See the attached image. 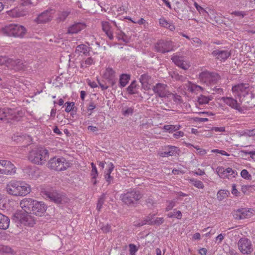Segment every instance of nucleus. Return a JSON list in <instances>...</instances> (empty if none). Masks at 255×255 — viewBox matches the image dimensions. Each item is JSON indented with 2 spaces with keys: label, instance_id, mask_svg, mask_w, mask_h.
<instances>
[{
  "label": "nucleus",
  "instance_id": "1",
  "mask_svg": "<svg viewBox=\"0 0 255 255\" xmlns=\"http://www.w3.org/2000/svg\"><path fill=\"white\" fill-rule=\"evenodd\" d=\"M24 212L41 216L46 211V206L42 202L31 198L22 199L19 204Z\"/></svg>",
  "mask_w": 255,
  "mask_h": 255
},
{
  "label": "nucleus",
  "instance_id": "2",
  "mask_svg": "<svg viewBox=\"0 0 255 255\" xmlns=\"http://www.w3.org/2000/svg\"><path fill=\"white\" fill-rule=\"evenodd\" d=\"M5 190L9 195L14 196H24L30 193L31 187L29 184L24 181L12 180L6 184Z\"/></svg>",
  "mask_w": 255,
  "mask_h": 255
},
{
  "label": "nucleus",
  "instance_id": "3",
  "mask_svg": "<svg viewBox=\"0 0 255 255\" xmlns=\"http://www.w3.org/2000/svg\"><path fill=\"white\" fill-rule=\"evenodd\" d=\"M49 157V152L43 147H38L32 149L29 152L28 159L37 164H43Z\"/></svg>",
  "mask_w": 255,
  "mask_h": 255
},
{
  "label": "nucleus",
  "instance_id": "4",
  "mask_svg": "<svg viewBox=\"0 0 255 255\" xmlns=\"http://www.w3.org/2000/svg\"><path fill=\"white\" fill-rule=\"evenodd\" d=\"M143 194L139 190L130 189L121 195L122 202L128 206H134L142 198Z\"/></svg>",
  "mask_w": 255,
  "mask_h": 255
},
{
  "label": "nucleus",
  "instance_id": "5",
  "mask_svg": "<svg viewBox=\"0 0 255 255\" xmlns=\"http://www.w3.org/2000/svg\"><path fill=\"white\" fill-rule=\"evenodd\" d=\"M3 34L9 36L22 37L25 33V28L21 25L10 24L2 29Z\"/></svg>",
  "mask_w": 255,
  "mask_h": 255
},
{
  "label": "nucleus",
  "instance_id": "6",
  "mask_svg": "<svg viewBox=\"0 0 255 255\" xmlns=\"http://www.w3.org/2000/svg\"><path fill=\"white\" fill-rule=\"evenodd\" d=\"M48 166L50 169L55 170L63 171L70 166V163L63 157H54L49 160Z\"/></svg>",
  "mask_w": 255,
  "mask_h": 255
},
{
  "label": "nucleus",
  "instance_id": "7",
  "mask_svg": "<svg viewBox=\"0 0 255 255\" xmlns=\"http://www.w3.org/2000/svg\"><path fill=\"white\" fill-rule=\"evenodd\" d=\"M199 79L201 83L209 85L216 83L220 79V76L216 73L204 71L200 73Z\"/></svg>",
  "mask_w": 255,
  "mask_h": 255
},
{
  "label": "nucleus",
  "instance_id": "8",
  "mask_svg": "<svg viewBox=\"0 0 255 255\" xmlns=\"http://www.w3.org/2000/svg\"><path fill=\"white\" fill-rule=\"evenodd\" d=\"M220 101H223L226 105L231 108L238 111L241 114L245 113L246 108L241 107V104L242 101L240 100L239 102L232 97H223L221 98Z\"/></svg>",
  "mask_w": 255,
  "mask_h": 255
},
{
  "label": "nucleus",
  "instance_id": "9",
  "mask_svg": "<svg viewBox=\"0 0 255 255\" xmlns=\"http://www.w3.org/2000/svg\"><path fill=\"white\" fill-rule=\"evenodd\" d=\"M238 247L240 252L243 255H250L253 251L251 241L246 238H242L239 240Z\"/></svg>",
  "mask_w": 255,
  "mask_h": 255
},
{
  "label": "nucleus",
  "instance_id": "10",
  "mask_svg": "<svg viewBox=\"0 0 255 255\" xmlns=\"http://www.w3.org/2000/svg\"><path fill=\"white\" fill-rule=\"evenodd\" d=\"M152 90L156 96L159 98H168L171 95L168 90L167 85L163 83L156 84L153 86Z\"/></svg>",
  "mask_w": 255,
  "mask_h": 255
},
{
  "label": "nucleus",
  "instance_id": "11",
  "mask_svg": "<svg viewBox=\"0 0 255 255\" xmlns=\"http://www.w3.org/2000/svg\"><path fill=\"white\" fill-rule=\"evenodd\" d=\"M29 213L20 212L16 213V217L20 224L24 226L32 227L35 224V221Z\"/></svg>",
  "mask_w": 255,
  "mask_h": 255
},
{
  "label": "nucleus",
  "instance_id": "12",
  "mask_svg": "<svg viewBox=\"0 0 255 255\" xmlns=\"http://www.w3.org/2000/svg\"><path fill=\"white\" fill-rule=\"evenodd\" d=\"M154 48L157 52L165 53L172 50L173 44L170 41L160 40L155 44Z\"/></svg>",
  "mask_w": 255,
  "mask_h": 255
},
{
  "label": "nucleus",
  "instance_id": "13",
  "mask_svg": "<svg viewBox=\"0 0 255 255\" xmlns=\"http://www.w3.org/2000/svg\"><path fill=\"white\" fill-rule=\"evenodd\" d=\"M54 13V10L51 8H49L39 14L35 21L39 24L48 22L52 20Z\"/></svg>",
  "mask_w": 255,
  "mask_h": 255
},
{
  "label": "nucleus",
  "instance_id": "14",
  "mask_svg": "<svg viewBox=\"0 0 255 255\" xmlns=\"http://www.w3.org/2000/svg\"><path fill=\"white\" fill-rule=\"evenodd\" d=\"M249 91V85L247 83H240L232 87V92L235 96L241 98L245 97Z\"/></svg>",
  "mask_w": 255,
  "mask_h": 255
},
{
  "label": "nucleus",
  "instance_id": "15",
  "mask_svg": "<svg viewBox=\"0 0 255 255\" xmlns=\"http://www.w3.org/2000/svg\"><path fill=\"white\" fill-rule=\"evenodd\" d=\"M253 209L242 208L234 211L233 216L237 220H242L251 217L255 213Z\"/></svg>",
  "mask_w": 255,
  "mask_h": 255
},
{
  "label": "nucleus",
  "instance_id": "16",
  "mask_svg": "<svg viewBox=\"0 0 255 255\" xmlns=\"http://www.w3.org/2000/svg\"><path fill=\"white\" fill-rule=\"evenodd\" d=\"M171 60L176 65L184 70H187L190 67V65L185 60L184 57L177 54H174L172 56Z\"/></svg>",
  "mask_w": 255,
  "mask_h": 255
},
{
  "label": "nucleus",
  "instance_id": "17",
  "mask_svg": "<svg viewBox=\"0 0 255 255\" xmlns=\"http://www.w3.org/2000/svg\"><path fill=\"white\" fill-rule=\"evenodd\" d=\"M103 78L107 80L112 87H114L117 82L116 72L112 68H106L103 74Z\"/></svg>",
  "mask_w": 255,
  "mask_h": 255
},
{
  "label": "nucleus",
  "instance_id": "18",
  "mask_svg": "<svg viewBox=\"0 0 255 255\" xmlns=\"http://www.w3.org/2000/svg\"><path fill=\"white\" fill-rule=\"evenodd\" d=\"M47 195L51 200L57 204H62L67 201V198L64 195L56 191L49 192Z\"/></svg>",
  "mask_w": 255,
  "mask_h": 255
},
{
  "label": "nucleus",
  "instance_id": "19",
  "mask_svg": "<svg viewBox=\"0 0 255 255\" xmlns=\"http://www.w3.org/2000/svg\"><path fill=\"white\" fill-rule=\"evenodd\" d=\"M212 55L221 61H225L231 55L230 51L227 50L216 49L212 52Z\"/></svg>",
  "mask_w": 255,
  "mask_h": 255
},
{
  "label": "nucleus",
  "instance_id": "20",
  "mask_svg": "<svg viewBox=\"0 0 255 255\" xmlns=\"http://www.w3.org/2000/svg\"><path fill=\"white\" fill-rule=\"evenodd\" d=\"M2 163L4 165V169L0 170L1 174L11 175L15 173L16 170L14 165L9 161L2 160Z\"/></svg>",
  "mask_w": 255,
  "mask_h": 255
},
{
  "label": "nucleus",
  "instance_id": "21",
  "mask_svg": "<svg viewBox=\"0 0 255 255\" xmlns=\"http://www.w3.org/2000/svg\"><path fill=\"white\" fill-rule=\"evenodd\" d=\"M86 25L82 22H75L68 28L67 33L70 34H76L84 29Z\"/></svg>",
  "mask_w": 255,
  "mask_h": 255
},
{
  "label": "nucleus",
  "instance_id": "22",
  "mask_svg": "<svg viewBox=\"0 0 255 255\" xmlns=\"http://www.w3.org/2000/svg\"><path fill=\"white\" fill-rule=\"evenodd\" d=\"M165 151L160 153V156L161 157H168L170 156H174L177 154L178 148L177 147L172 145H167L164 147Z\"/></svg>",
  "mask_w": 255,
  "mask_h": 255
},
{
  "label": "nucleus",
  "instance_id": "23",
  "mask_svg": "<svg viewBox=\"0 0 255 255\" xmlns=\"http://www.w3.org/2000/svg\"><path fill=\"white\" fill-rule=\"evenodd\" d=\"M184 86L188 91L196 94L204 90L203 87L194 84L190 81H188L187 83L185 84Z\"/></svg>",
  "mask_w": 255,
  "mask_h": 255
},
{
  "label": "nucleus",
  "instance_id": "24",
  "mask_svg": "<svg viewBox=\"0 0 255 255\" xmlns=\"http://www.w3.org/2000/svg\"><path fill=\"white\" fill-rule=\"evenodd\" d=\"M150 76L147 74H143L140 76L139 81L141 83L142 87L145 90L150 89Z\"/></svg>",
  "mask_w": 255,
  "mask_h": 255
},
{
  "label": "nucleus",
  "instance_id": "25",
  "mask_svg": "<svg viewBox=\"0 0 255 255\" xmlns=\"http://www.w3.org/2000/svg\"><path fill=\"white\" fill-rule=\"evenodd\" d=\"M28 13V11L23 8H15L9 12V15L13 17L24 16Z\"/></svg>",
  "mask_w": 255,
  "mask_h": 255
},
{
  "label": "nucleus",
  "instance_id": "26",
  "mask_svg": "<svg viewBox=\"0 0 255 255\" xmlns=\"http://www.w3.org/2000/svg\"><path fill=\"white\" fill-rule=\"evenodd\" d=\"M9 218L0 213V229L5 230L9 225Z\"/></svg>",
  "mask_w": 255,
  "mask_h": 255
},
{
  "label": "nucleus",
  "instance_id": "27",
  "mask_svg": "<svg viewBox=\"0 0 255 255\" xmlns=\"http://www.w3.org/2000/svg\"><path fill=\"white\" fill-rule=\"evenodd\" d=\"M90 47L85 44H80L78 45L76 48V53L78 54L82 53L85 55H87L90 51Z\"/></svg>",
  "mask_w": 255,
  "mask_h": 255
},
{
  "label": "nucleus",
  "instance_id": "28",
  "mask_svg": "<svg viewBox=\"0 0 255 255\" xmlns=\"http://www.w3.org/2000/svg\"><path fill=\"white\" fill-rule=\"evenodd\" d=\"M160 25L164 27L169 29L171 31L175 30V26L172 23L166 20L164 18L162 17L159 19Z\"/></svg>",
  "mask_w": 255,
  "mask_h": 255
},
{
  "label": "nucleus",
  "instance_id": "29",
  "mask_svg": "<svg viewBox=\"0 0 255 255\" xmlns=\"http://www.w3.org/2000/svg\"><path fill=\"white\" fill-rule=\"evenodd\" d=\"M130 79V75L123 74L120 76V87L121 88L125 87L127 84L128 83L129 80Z\"/></svg>",
  "mask_w": 255,
  "mask_h": 255
},
{
  "label": "nucleus",
  "instance_id": "30",
  "mask_svg": "<svg viewBox=\"0 0 255 255\" xmlns=\"http://www.w3.org/2000/svg\"><path fill=\"white\" fill-rule=\"evenodd\" d=\"M5 61H6L5 64L6 65V66L8 68L13 69L15 71V66L17 64L18 59L9 58L7 56H6Z\"/></svg>",
  "mask_w": 255,
  "mask_h": 255
},
{
  "label": "nucleus",
  "instance_id": "31",
  "mask_svg": "<svg viewBox=\"0 0 255 255\" xmlns=\"http://www.w3.org/2000/svg\"><path fill=\"white\" fill-rule=\"evenodd\" d=\"M94 60L93 58L88 57L81 60L80 62L81 67L82 68H86L90 65L94 64Z\"/></svg>",
  "mask_w": 255,
  "mask_h": 255
},
{
  "label": "nucleus",
  "instance_id": "32",
  "mask_svg": "<svg viewBox=\"0 0 255 255\" xmlns=\"http://www.w3.org/2000/svg\"><path fill=\"white\" fill-rule=\"evenodd\" d=\"M12 110L7 108H0V120H3L7 116L12 115Z\"/></svg>",
  "mask_w": 255,
  "mask_h": 255
},
{
  "label": "nucleus",
  "instance_id": "33",
  "mask_svg": "<svg viewBox=\"0 0 255 255\" xmlns=\"http://www.w3.org/2000/svg\"><path fill=\"white\" fill-rule=\"evenodd\" d=\"M180 128H181V126L179 125H165L163 127V129L166 131L169 132V133H171L174 131L178 130Z\"/></svg>",
  "mask_w": 255,
  "mask_h": 255
},
{
  "label": "nucleus",
  "instance_id": "34",
  "mask_svg": "<svg viewBox=\"0 0 255 255\" xmlns=\"http://www.w3.org/2000/svg\"><path fill=\"white\" fill-rule=\"evenodd\" d=\"M213 99L212 96H205L203 95H200L198 97V102L200 105H204L208 104L210 101Z\"/></svg>",
  "mask_w": 255,
  "mask_h": 255
},
{
  "label": "nucleus",
  "instance_id": "35",
  "mask_svg": "<svg viewBox=\"0 0 255 255\" xmlns=\"http://www.w3.org/2000/svg\"><path fill=\"white\" fill-rule=\"evenodd\" d=\"M136 87L137 84L136 81H132L127 89L128 93L130 95L136 94L137 93Z\"/></svg>",
  "mask_w": 255,
  "mask_h": 255
},
{
  "label": "nucleus",
  "instance_id": "36",
  "mask_svg": "<svg viewBox=\"0 0 255 255\" xmlns=\"http://www.w3.org/2000/svg\"><path fill=\"white\" fill-rule=\"evenodd\" d=\"M39 0H21V3L24 6L33 7L37 5Z\"/></svg>",
  "mask_w": 255,
  "mask_h": 255
},
{
  "label": "nucleus",
  "instance_id": "37",
  "mask_svg": "<svg viewBox=\"0 0 255 255\" xmlns=\"http://www.w3.org/2000/svg\"><path fill=\"white\" fill-rule=\"evenodd\" d=\"M190 183L195 187L199 189H203L204 187L203 182L195 178L189 179Z\"/></svg>",
  "mask_w": 255,
  "mask_h": 255
},
{
  "label": "nucleus",
  "instance_id": "38",
  "mask_svg": "<svg viewBox=\"0 0 255 255\" xmlns=\"http://www.w3.org/2000/svg\"><path fill=\"white\" fill-rule=\"evenodd\" d=\"M216 172L218 175L222 178H228L227 173L226 172V169L223 167H218L216 168Z\"/></svg>",
  "mask_w": 255,
  "mask_h": 255
},
{
  "label": "nucleus",
  "instance_id": "39",
  "mask_svg": "<svg viewBox=\"0 0 255 255\" xmlns=\"http://www.w3.org/2000/svg\"><path fill=\"white\" fill-rule=\"evenodd\" d=\"M70 12L64 11L59 12L58 14V16L57 17V20L58 22L63 21H64L67 16L69 15Z\"/></svg>",
  "mask_w": 255,
  "mask_h": 255
},
{
  "label": "nucleus",
  "instance_id": "40",
  "mask_svg": "<svg viewBox=\"0 0 255 255\" xmlns=\"http://www.w3.org/2000/svg\"><path fill=\"white\" fill-rule=\"evenodd\" d=\"M145 203L148 208H152L155 206L156 202L151 196H149L145 199Z\"/></svg>",
  "mask_w": 255,
  "mask_h": 255
},
{
  "label": "nucleus",
  "instance_id": "41",
  "mask_svg": "<svg viewBox=\"0 0 255 255\" xmlns=\"http://www.w3.org/2000/svg\"><path fill=\"white\" fill-rule=\"evenodd\" d=\"M154 215H155L154 214H149V215L146 216L142 221V223L141 224V226L145 224L153 225V221H152V220L153 219Z\"/></svg>",
  "mask_w": 255,
  "mask_h": 255
},
{
  "label": "nucleus",
  "instance_id": "42",
  "mask_svg": "<svg viewBox=\"0 0 255 255\" xmlns=\"http://www.w3.org/2000/svg\"><path fill=\"white\" fill-rule=\"evenodd\" d=\"M0 253L12 254L13 251L9 247L0 245Z\"/></svg>",
  "mask_w": 255,
  "mask_h": 255
},
{
  "label": "nucleus",
  "instance_id": "43",
  "mask_svg": "<svg viewBox=\"0 0 255 255\" xmlns=\"http://www.w3.org/2000/svg\"><path fill=\"white\" fill-rule=\"evenodd\" d=\"M25 62H23L21 60L18 59L17 64L15 66V71H19L24 70L26 66Z\"/></svg>",
  "mask_w": 255,
  "mask_h": 255
},
{
  "label": "nucleus",
  "instance_id": "44",
  "mask_svg": "<svg viewBox=\"0 0 255 255\" xmlns=\"http://www.w3.org/2000/svg\"><path fill=\"white\" fill-rule=\"evenodd\" d=\"M228 191L225 190H219L217 194V198L219 200L221 201L223 199H224L227 196V193Z\"/></svg>",
  "mask_w": 255,
  "mask_h": 255
},
{
  "label": "nucleus",
  "instance_id": "45",
  "mask_svg": "<svg viewBox=\"0 0 255 255\" xmlns=\"http://www.w3.org/2000/svg\"><path fill=\"white\" fill-rule=\"evenodd\" d=\"M241 176L242 178L247 179V180H251L252 178L251 175L249 173L247 170L243 169L242 170L241 172Z\"/></svg>",
  "mask_w": 255,
  "mask_h": 255
},
{
  "label": "nucleus",
  "instance_id": "46",
  "mask_svg": "<svg viewBox=\"0 0 255 255\" xmlns=\"http://www.w3.org/2000/svg\"><path fill=\"white\" fill-rule=\"evenodd\" d=\"M231 14L238 17L240 19L246 15V13L243 11H234L231 13Z\"/></svg>",
  "mask_w": 255,
  "mask_h": 255
},
{
  "label": "nucleus",
  "instance_id": "47",
  "mask_svg": "<svg viewBox=\"0 0 255 255\" xmlns=\"http://www.w3.org/2000/svg\"><path fill=\"white\" fill-rule=\"evenodd\" d=\"M65 105H66L65 112L69 113L73 110L75 104L74 102H66Z\"/></svg>",
  "mask_w": 255,
  "mask_h": 255
},
{
  "label": "nucleus",
  "instance_id": "48",
  "mask_svg": "<svg viewBox=\"0 0 255 255\" xmlns=\"http://www.w3.org/2000/svg\"><path fill=\"white\" fill-rule=\"evenodd\" d=\"M117 37L119 39V40H122L125 43H128L129 42L128 37L123 32H121V34H119Z\"/></svg>",
  "mask_w": 255,
  "mask_h": 255
},
{
  "label": "nucleus",
  "instance_id": "49",
  "mask_svg": "<svg viewBox=\"0 0 255 255\" xmlns=\"http://www.w3.org/2000/svg\"><path fill=\"white\" fill-rule=\"evenodd\" d=\"M226 170L228 176L229 175H232L233 177H235L238 174L236 170H234L230 167L226 168Z\"/></svg>",
  "mask_w": 255,
  "mask_h": 255
},
{
  "label": "nucleus",
  "instance_id": "50",
  "mask_svg": "<svg viewBox=\"0 0 255 255\" xmlns=\"http://www.w3.org/2000/svg\"><path fill=\"white\" fill-rule=\"evenodd\" d=\"M129 248L130 255H135V253L137 251L136 246L133 244H130Z\"/></svg>",
  "mask_w": 255,
  "mask_h": 255
},
{
  "label": "nucleus",
  "instance_id": "51",
  "mask_svg": "<svg viewBox=\"0 0 255 255\" xmlns=\"http://www.w3.org/2000/svg\"><path fill=\"white\" fill-rule=\"evenodd\" d=\"M108 168L105 171V175L111 174L114 168V165L113 163L109 162L108 163Z\"/></svg>",
  "mask_w": 255,
  "mask_h": 255
},
{
  "label": "nucleus",
  "instance_id": "52",
  "mask_svg": "<svg viewBox=\"0 0 255 255\" xmlns=\"http://www.w3.org/2000/svg\"><path fill=\"white\" fill-rule=\"evenodd\" d=\"M175 201H170L168 202V205L167 206L166 208V211H169L173 209L174 207L175 206Z\"/></svg>",
  "mask_w": 255,
  "mask_h": 255
},
{
  "label": "nucleus",
  "instance_id": "53",
  "mask_svg": "<svg viewBox=\"0 0 255 255\" xmlns=\"http://www.w3.org/2000/svg\"><path fill=\"white\" fill-rule=\"evenodd\" d=\"M103 30L104 32L111 30L109 23L108 22H102Z\"/></svg>",
  "mask_w": 255,
  "mask_h": 255
},
{
  "label": "nucleus",
  "instance_id": "54",
  "mask_svg": "<svg viewBox=\"0 0 255 255\" xmlns=\"http://www.w3.org/2000/svg\"><path fill=\"white\" fill-rule=\"evenodd\" d=\"M164 222L163 218H157L155 220L153 221V225H160L162 224Z\"/></svg>",
  "mask_w": 255,
  "mask_h": 255
},
{
  "label": "nucleus",
  "instance_id": "55",
  "mask_svg": "<svg viewBox=\"0 0 255 255\" xmlns=\"http://www.w3.org/2000/svg\"><path fill=\"white\" fill-rule=\"evenodd\" d=\"M91 175L92 176V182L94 185H96L97 183L96 178L98 176V172L91 171Z\"/></svg>",
  "mask_w": 255,
  "mask_h": 255
},
{
  "label": "nucleus",
  "instance_id": "56",
  "mask_svg": "<svg viewBox=\"0 0 255 255\" xmlns=\"http://www.w3.org/2000/svg\"><path fill=\"white\" fill-rule=\"evenodd\" d=\"M232 193L236 196H239L240 193L237 189L236 184H232Z\"/></svg>",
  "mask_w": 255,
  "mask_h": 255
},
{
  "label": "nucleus",
  "instance_id": "57",
  "mask_svg": "<svg viewBox=\"0 0 255 255\" xmlns=\"http://www.w3.org/2000/svg\"><path fill=\"white\" fill-rule=\"evenodd\" d=\"M212 130L215 132H225V128L224 127H215L212 128Z\"/></svg>",
  "mask_w": 255,
  "mask_h": 255
},
{
  "label": "nucleus",
  "instance_id": "58",
  "mask_svg": "<svg viewBox=\"0 0 255 255\" xmlns=\"http://www.w3.org/2000/svg\"><path fill=\"white\" fill-rule=\"evenodd\" d=\"M194 5L200 13L204 14V12H206L205 10L196 2L194 3Z\"/></svg>",
  "mask_w": 255,
  "mask_h": 255
},
{
  "label": "nucleus",
  "instance_id": "59",
  "mask_svg": "<svg viewBox=\"0 0 255 255\" xmlns=\"http://www.w3.org/2000/svg\"><path fill=\"white\" fill-rule=\"evenodd\" d=\"M184 132L182 131H176L173 134V137L175 138H179V137H183Z\"/></svg>",
  "mask_w": 255,
  "mask_h": 255
},
{
  "label": "nucleus",
  "instance_id": "60",
  "mask_svg": "<svg viewBox=\"0 0 255 255\" xmlns=\"http://www.w3.org/2000/svg\"><path fill=\"white\" fill-rule=\"evenodd\" d=\"M133 109L132 108H128L123 111V114L125 116H128L131 115L133 113Z\"/></svg>",
  "mask_w": 255,
  "mask_h": 255
},
{
  "label": "nucleus",
  "instance_id": "61",
  "mask_svg": "<svg viewBox=\"0 0 255 255\" xmlns=\"http://www.w3.org/2000/svg\"><path fill=\"white\" fill-rule=\"evenodd\" d=\"M174 218H176L178 219H180L182 218V214L181 211L179 210H174Z\"/></svg>",
  "mask_w": 255,
  "mask_h": 255
},
{
  "label": "nucleus",
  "instance_id": "62",
  "mask_svg": "<svg viewBox=\"0 0 255 255\" xmlns=\"http://www.w3.org/2000/svg\"><path fill=\"white\" fill-rule=\"evenodd\" d=\"M105 178L106 180V182L108 183V184H111L114 179L113 177L111 176V174L105 175Z\"/></svg>",
  "mask_w": 255,
  "mask_h": 255
},
{
  "label": "nucleus",
  "instance_id": "63",
  "mask_svg": "<svg viewBox=\"0 0 255 255\" xmlns=\"http://www.w3.org/2000/svg\"><path fill=\"white\" fill-rule=\"evenodd\" d=\"M242 152L246 155H250L251 157L255 155V151H249L248 150H244Z\"/></svg>",
  "mask_w": 255,
  "mask_h": 255
},
{
  "label": "nucleus",
  "instance_id": "64",
  "mask_svg": "<svg viewBox=\"0 0 255 255\" xmlns=\"http://www.w3.org/2000/svg\"><path fill=\"white\" fill-rule=\"evenodd\" d=\"M225 235L222 234H220L216 238V241L218 242V244H220L223 239H224Z\"/></svg>",
  "mask_w": 255,
  "mask_h": 255
}]
</instances>
